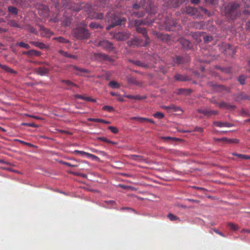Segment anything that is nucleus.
Masks as SVG:
<instances>
[{"mask_svg": "<svg viewBox=\"0 0 250 250\" xmlns=\"http://www.w3.org/2000/svg\"><path fill=\"white\" fill-rule=\"evenodd\" d=\"M165 24L166 27L169 30H174L177 25L176 21L171 18H167L165 21Z\"/></svg>", "mask_w": 250, "mask_h": 250, "instance_id": "obj_7", "label": "nucleus"}, {"mask_svg": "<svg viewBox=\"0 0 250 250\" xmlns=\"http://www.w3.org/2000/svg\"><path fill=\"white\" fill-rule=\"evenodd\" d=\"M87 156L97 161L99 160V158L98 157L92 154L88 153L87 154Z\"/></svg>", "mask_w": 250, "mask_h": 250, "instance_id": "obj_56", "label": "nucleus"}, {"mask_svg": "<svg viewBox=\"0 0 250 250\" xmlns=\"http://www.w3.org/2000/svg\"><path fill=\"white\" fill-rule=\"evenodd\" d=\"M75 153H79L81 155H85L86 156H87V154H88V153H87V152H85L84 151H80V150H76L75 151H74Z\"/></svg>", "mask_w": 250, "mask_h": 250, "instance_id": "obj_63", "label": "nucleus"}, {"mask_svg": "<svg viewBox=\"0 0 250 250\" xmlns=\"http://www.w3.org/2000/svg\"><path fill=\"white\" fill-rule=\"evenodd\" d=\"M199 13L202 12L204 13L205 15H207L209 17L211 15V14L210 12H209L207 9L204 8L202 6H200L199 8H198Z\"/></svg>", "mask_w": 250, "mask_h": 250, "instance_id": "obj_31", "label": "nucleus"}, {"mask_svg": "<svg viewBox=\"0 0 250 250\" xmlns=\"http://www.w3.org/2000/svg\"><path fill=\"white\" fill-rule=\"evenodd\" d=\"M213 125L221 127H231L233 125L228 123V122H214Z\"/></svg>", "mask_w": 250, "mask_h": 250, "instance_id": "obj_14", "label": "nucleus"}, {"mask_svg": "<svg viewBox=\"0 0 250 250\" xmlns=\"http://www.w3.org/2000/svg\"><path fill=\"white\" fill-rule=\"evenodd\" d=\"M59 52L60 53V54L61 55H62V56H64L65 57H68L69 54L67 52H65V51H62V50H60Z\"/></svg>", "mask_w": 250, "mask_h": 250, "instance_id": "obj_62", "label": "nucleus"}, {"mask_svg": "<svg viewBox=\"0 0 250 250\" xmlns=\"http://www.w3.org/2000/svg\"><path fill=\"white\" fill-rule=\"evenodd\" d=\"M131 62H132L134 65L144 68H148V65L147 64H145L144 63L141 62L139 61H131Z\"/></svg>", "mask_w": 250, "mask_h": 250, "instance_id": "obj_22", "label": "nucleus"}, {"mask_svg": "<svg viewBox=\"0 0 250 250\" xmlns=\"http://www.w3.org/2000/svg\"><path fill=\"white\" fill-rule=\"evenodd\" d=\"M170 106H172V108L171 109H173L174 111H180L182 112V110L179 107L175 106L174 105H171Z\"/></svg>", "mask_w": 250, "mask_h": 250, "instance_id": "obj_58", "label": "nucleus"}, {"mask_svg": "<svg viewBox=\"0 0 250 250\" xmlns=\"http://www.w3.org/2000/svg\"><path fill=\"white\" fill-rule=\"evenodd\" d=\"M133 14L134 15H135L136 17H143L144 16L145 12L144 11L141 12H134L133 13Z\"/></svg>", "mask_w": 250, "mask_h": 250, "instance_id": "obj_53", "label": "nucleus"}, {"mask_svg": "<svg viewBox=\"0 0 250 250\" xmlns=\"http://www.w3.org/2000/svg\"><path fill=\"white\" fill-rule=\"evenodd\" d=\"M35 72L38 75L44 76L49 73V70L45 67H39L35 69Z\"/></svg>", "mask_w": 250, "mask_h": 250, "instance_id": "obj_11", "label": "nucleus"}, {"mask_svg": "<svg viewBox=\"0 0 250 250\" xmlns=\"http://www.w3.org/2000/svg\"><path fill=\"white\" fill-rule=\"evenodd\" d=\"M96 45L102 47L104 49L108 51H112L114 49L112 43L107 40H103L98 41Z\"/></svg>", "mask_w": 250, "mask_h": 250, "instance_id": "obj_5", "label": "nucleus"}, {"mask_svg": "<svg viewBox=\"0 0 250 250\" xmlns=\"http://www.w3.org/2000/svg\"><path fill=\"white\" fill-rule=\"evenodd\" d=\"M109 85L113 88H118L119 87V84L115 81H111L109 83Z\"/></svg>", "mask_w": 250, "mask_h": 250, "instance_id": "obj_45", "label": "nucleus"}, {"mask_svg": "<svg viewBox=\"0 0 250 250\" xmlns=\"http://www.w3.org/2000/svg\"><path fill=\"white\" fill-rule=\"evenodd\" d=\"M62 4L64 8L69 9L71 6V1L70 0H63Z\"/></svg>", "mask_w": 250, "mask_h": 250, "instance_id": "obj_28", "label": "nucleus"}, {"mask_svg": "<svg viewBox=\"0 0 250 250\" xmlns=\"http://www.w3.org/2000/svg\"><path fill=\"white\" fill-rule=\"evenodd\" d=\"M56 39L60 42L64 43L68 42V41L67 40L64 39V38H63L62 37H59L58 38H56Z\"/></svg>", "mask_w": 250, "mask_h": 250, "instance_id": "obj_42", "label": "nucleus"}, {"mask_svg": "<svg viewBox=\"0 0 250 250\" xmlns=\"http://www.w3.org/2000/svg\"><path fill=\"white\" fill-rule=\"evenodd\" d=\"M141 42V40L137 37H134L132 40L127 42V44L130 46H135L139 45Z\"/></svg>", "mask_w": 250, "mask_h": 250, "instance_id": "obj_13", "label": "nucleus"}, {"mask_svg": "<svg viewBox=\"0 0 250 250\" xmlns=\"http://www.w3.org/2000/svg\"><path fill=\"white\" fill-rule=\"evenodd\" d=\"M0 67L3 70L5 71L6 72L11 73L13 74H17V72L13 70L12 69L10 68V67H8L7 66L5 65H2L1 64H0Z\"/></svg>", "mask_w": 250, "mask_h": 250, "instance_id": "obj_20", "label": "nucleus"}, {"mask_svg": "<svg viewBox=\"0 0 250 250\" xmlns=\"http://www.w3.org/2000/svg\"><path fill=\"white\" fill-rule=\"evenodd\" d=\"M89 27L91 28H97L100 27V25L96 22H92L90 23Z\"/></svg>", "mask_w": 250, "mask_h": 250, "instance_id": "obj_49", "label": "nucleus"}, {"mask_svg": "<svg viewBox=\"0 0 250 250\" xmlns=\"http://www.w3.org/2000/svg\"><path fill=\"white\" fill-rule=\"evenodd\" d=\"M17 44L19 46H20L21 47L25 48L26 49H29L30 48V46H29V44H28L27 43H24L23 42H19V43H18Z\"/></svg>", "mask_w": 250, "mask_h": 250, "instance_id": "obj_41", "label": "nucleus"}, {"mask_svg": "<svg viewBox=\"0 0 250 250\" xmlns=\"http://www.w3.org/2000/svg\"><path fill=\"white\" fill-rule=\"evenodd\" d=\"M108 128L113 133L117 134L118 132V129L113 126H108Z\"/></svg>", "mask_w": 250, "mask_h": 250, "instance_id": "obj_48", "label": "nucleus"}, {"mask_svg": "<svg viewBox=\"0 0 250 250\" xmlns=\"http://www.w3.org/2000/svg\"><path fill=\"white\" fill-rule=\"evenodd\" d=\"M240 5L238 3L230 2L225 7L226 16L229 19L234 20L241 15Z\"/></svg>", "mask_w": 250, "mask_h": 250, "instance_id": "obj_1", "label": "nucleus"}, {"mask_svg": "<svg viewBox=\"0 0 250 250\" xmlns=\"http://www.w3.org/2000/svg\"><path fill=\"white\" fill-rule=\"evenodd\" d=\"M107 19L109 23L108 25L106 27L107 30H109L115 26L124 24L125 22V18L118 16L115 15L114 13L108 14Z\"/></svg>", "mask_w": 250, "mask_h": 250, "instance_id": "obj_4", "label": "nucleus"}, {"mask_svg": "<svg viewBox=\"0 0 250 250\" xmlns=\"http://www.w3.org/2000/svg\"><path fill=\"white\" fill-rule=\"evenodd\" d=\"M86 25L81 23L73 30V36L78 40H86L90 37V33L84 27Z\"/></svg>", "mask_w": 250, "mask_h": 250, "instance_id": "obj_3", "label": "nucleus"}, {"mask_svg": "<svg viewBox=\"0 0 250 250\" xmlns=\"http://www.w3.org/2000/svg\"><path fill=\"white\" fill-rule=\"evenodd\" d=\"M131 158L133 160L136 161H141L143 160L142 157L140 155H131Z\"/></svg>", "mask_w": 250, "mask_h": 250, "instance_id": "obj_44", "label": "nucleus"}, {"mask_svg": "<svg viewBox=\"0 0 250 250\" xmlns=\"http://www.w3.org/2000/svg\"><path fill=\"white\" fill-rule=\"evenodd\" d=\"M71 67L74 70L76 71L75 74L77 75H80V73H89V70L87 69L79 68L77 66L74 65H72Z\"/></svg>", "mask_w": 250, "mask_h": 250, "instance_id": "obj_15", "label": "nucleus"}, {"mask_svg": "<svg viewBox=\"0 0 250 250\" xmlns=\"http://www.w3.org/2000/svg\"><path fill=\"white\" fill-rule=\"evenodd\" d=\"M88 120L89 121L95 122H99L102 123L106 124H110V122L107 121H105L103 119H96V118H89Z\"/></svg>", "mask_w": 250, "mask_h": 250, "instance_id": "obj_25", "label": "nucleus"}, {"mask_svg": "<svg viewBox=\"0 0 250 250\" xmlns=\"http://www.w3.org/2000/svg\"><path fill=\"white\" fill-rule=\"evenodd\" d=\"M30 43L40 49H44L46 48V45L42 42H31Z\"/></svg>", "mask_w": 250, "mask_h": 250, "instance_id": "obj_24", "label": "nucleus"}, {"mask_svg": "<svg viewBox=\"0 0 250 250\" xmlns=\"http://www.w3.org/2000/svg\"><path fill=\"white\" fill-rule=\"evenodd\" d=\"M100 5L102 7H105L108 3L109 0H99Z\"/></svg>", "mask_w": 250, "mask_h": 250, "instance_id": "obj_46", "label": "nucleus"}, {"mask_svg": "<svg viewBox=\"0 0 250 250\" xmlns=\"http://www.w3.org/2000/svg\"><path fill=\"white\" fill-rule=\"evenodd\" d=\"M97 57L100 58L101 59L104 60H107L109 61H111L112 59L107 55L105 54H96Z\"/></svg>", "mask_w": 250, "mask_h": 250, "instance_id": "obj_26", "label": "nucleus"}, {"mask_svg": "<svg viewBox=\"0 0 250 250\" xmlns=\"http://www.w3.org/2000/svg\"><path fill=\"white\" fill-rule=\"evenodd\" d=\"M175 79L177 81H183V82L187 81L189 80V79L188 78V77L187 76L182 75L180 74L175 75Z\"/></svg>", "mask_w": 250, "mask_h": 250, "instance_id": "obj_18", "label": "nucleus"}, {"mask_svg": "<svg viewBox=\"0 0 250 250\" xmlns=\"http://www.w3.org/2000/svg\"><path fill=\"white\" fill-rule=\"evenodd\" d=\"M246 77L244 75H241L239 76V77L238 79V80L239 82L241 84H245V80H246Z\"/></svg>", "mask_w": 250, "mask_h": 250, "instance_id": "obj_43", "label": "nucleus"}, {"mask_svg": "<svg viewBox=\"0 0 250 250\" xmlns=\"http://www.w3.org/2000/svg\"><path fill=\"white\" fill-rule=\"evenodd\" d=\"M237 156L238 157H240L243 159H250V157L248 155H242V154H238L237 155Z\"/></svg>", "mask_w": 250, "mask_h": 250, "instance_id": "obj_55", "label": "nucleus"}, {"mask_svg": "<svg viewBox=\"0 0 250 250\" xmlns=\"http://www.w3.org/2000/svg\"><path fill=\"white\" fill-rule=\"evenodd\" d=\"M94 18L97 19H102L103 18V14L101 13H96L95 14Z\"/></svg>", "mask_w": 250, "mask_h": 250, "instance_id": "obj_54", "label": "nucleus"}, {"mask_svg": "<svg viewBox=\"0 0 250 250\" xmlns=\"http://www.w3.org/2000/svg\"><path fill=\"white\" fill-rule=\"evenodd\" d=\"M21 125H26V126H31V127H38V126L35 124H34V123H23L21 124Z\"/></svg>", "mask_w": 250, "mask_h": 250, "instance_id": "obj_52", "label": "nucleus"}, {"mask_svg": "<svg viewBox=\"0 0 250 250\" xmlns=\"http://www.w3.org/2000/svg\"><path fill=\"white\" fill-rule=\"evenodd\" d=\"M153 116L154 117L159 119H162L164 117V114L159 112L155 113Z\"/></svg>", "mask_w": 250, "mask_h": 250, "instance_id": "obj_47", "label": "nucleus"}, {"mask_svg": "<svg viewBox=\"0 0 250 250\" xmlns=\"http://www.w3.org/2000/svg\"><path fill=\"white\" fill-rule=\"evenodd\" d=\"M71 22V19L69 17H65L63 21V24L64 26H68Z\"/></svg>", "mask_w": 250, "mask_h": 250, "instance_id": "obj_37", "label": "nucleus"}, {"mask_svg": "<svg viewBox=\"0 0 250 250\" xmlns=\"http://www.w3.org/2000/svg\"><path fill=\"white\" fill-rule=\"evenodd\" d=\"M97 139L98 140L103 141L107 143H110V144H114V145L116 144V143L110 141V140H109L105 137H98L97 138Z\"/></svg>", "mask_w": 250, "mask_h": 250, "instance_id": "obj_36", "label": "nucleus"}, {"mask_svg": "<svg viewBox=\"0 0 250 250\" xmlns=\"http://www.w3.org/2000/svg\"><path fill=\"white\" fill-rule=\"evenodd\" d=\"M198 112L199 113L203 114L207 116H210L211 115V112L210 110L199 109L198 110Z\"/></svg>", "mask_w": 250, "mask_h": 250, "instance_id": "obj_30", "label": "nucleus"}, {"mask_svg": "<svg viewBox=\"0 0 250 250\" xmlns=\"http://www.w3.org/2000/svg\"><path fill=\"white\" fill-rule=\"evenodd\" d=\"M228 226L232 230H236L238 229V226L232 223H229L228 224Z\"/></svg>", "mask_w": 250, "mask_h": 250, "instance_id": "obj_39", "label": "nucleus"}, {"mask_svg": "<svg viewBox=\"0 0 250 250\" xmlns=\"http://www.w3.org/2000/svg\"><path fill=\"white\" fill-rule=\"evenodd\" d=\"M127 82L128 83L134 84L136 85H141L142 83L137 81L133 77H129L127 78Z\"/></svg>", "mask_w": 250, "mask_h": 250, "instance_id": "obj_23", "label": "nucleus"}, {"mask_svg": "<svg viewBox=\"0 0 250 250\" xmlns=\"http://www.w3.org/2000/svg\"><path fill=\"white\" fill-rule=\"evenodd\" d=\"M136 31L137 32L142 34L146 39V41H147L148 39V36L147 35L146 28L137 26L136 27Z\"/></svg>", "mask_w": 250, "mask_h": 250, "instance_id": "obj_16", "label": "nucleus"}, {"mask_svg": "<svg viewBox=\"0 0 250 250\" xmlns=\"http://www.w3.org/2000/svg\"><path fill=\"white\" fill-rule=\"evenodd\" d=\"M141 7L151 14H154L156 11L150 0H136L133 4V8L134 9H138Z\"/></svg>", "mask_w": 250, "mask_h": 250, "instance_id": "obj_2", "label": "nucleus"}, {"mask_svg": "<svg viewBox=\"0 0 250 250\" xmlns=\"http://www.w3.org/2000/svg\"><path fill=\"white\" fill-rule=\"evenodd\" d=\"M62 83H66L67 85L70 86H75V87H78V85L76 84L75 83H72L69 80H62L61 81Z\"/></svg>", "mask_w": 250, "mask_h": 250, "instance_id": "obj_35", "label": "nucleus"}, {"mask_svg": "<svg viewBox=\"0 0 250 250\" xmlns=\"http://www.w3.org/2000/svg\"><path fill=\"white\" fill-rule=\"evenodd\" d=\"M129 37L127 33L124 32H119L114 35V38L118 41H124L126 40Z\"/></svg>", "mask_w": 250, "mask_h": 250, "instance_id": "obj_10", "label": "nucleus"}, {"mask_svg": "<svg viewBox=\"0 0 250 250\" xmlns=\"http://www.w3.org/2000/svg\"><path fill=\"white\" fill-rule=\"evenodd\" d=\"M219 107L220 108H226L227 109L229 108H235V106L234 105H231L225 102H222L220 103L219 104Z\"/></svg>", "mask_w": 250, "mask_h": 250, "instance_id": "obj_21", "label": "nucleus"}, {"mask_svg": "<svg viewBox=\"0 0 250 250\" xmlns=\"http://www.w3.org/2000/svg\"><path fill=\"white\" fill-rule=\"evenodd\" d=\"M103 109L104 110H107L109 112L113 111L114 110V108L113 107L108 105L104 106Z\"/></svg>", "mask_w": 250, "mask_h": 250, "instance_id": "obj_50", "label": "nucleus"}, {"mask_svg": "<svg viewBox=\"0 0 250 250\" xmlns=\"http://www.w3.org/2000/svg\"><path fill=\"white\" fill-rule=\"evenodd\" d=\"M125 97L128 99H136V100H141L146 98L145 96H140L139 95L134 96V95H126Z\"/></svg>", "mask_w": 250, "mask_h": 250, "instance_id": "obj_29", "label": "nucleus"}, {"mask_svg": "<svg viewBox=\"0 0 250 250\" xmlns=\"http://www.w3.org/2000/svg\"><path fill=\"white\" fill-rule=\"evenodd\" d=\"M235 98L236 101H240L242 100L247 99L248 97L245 93H241L237 95Z\"/></svg>", "mask_w": 250, "mask_h": 250, "instance_id": "obj_27", "label": "nucleus"}, {"mask_svg": "<svg viewBox=\"0 0 250 250\" xmlns=\"http://www.w3.org/2000/svg\"><path fill=\"white\" fill-rule=\"evenodd\" d=\"M27 30L31 33H36V29L32 26L29 25L27 27Z\"/></svg>", "mask_w": 250, "mask_h": 250, "instance_id": "obj_59", "label": "nucleus"}, {"mask_svg": "<svg viewBox=\"0 0 250 250\" xmlns=\"http://www.w3.org/2000/svg\"><path fill=\"white\" fill-rule=\"evenodd\" d=\"M132 119L137 120L140 123H143L144 121L146 120V118L142 117H133Z\"/></svg>", "mask_w": 250, "mask_h": 250, "instance_id": "obj_57", "label": "nucleus"}, {"mask_svg": "<svg viewBox=\"0 0 250 250\" xmlns=\"http://www.w3.org/2000/svg\"><path fill=\"white\" fill-rule=\"evenodd\" d=\"M7 10L9 13L12 15L16 16L18 13V9L14 6H9L7 8Z\"/></svg>", "mask_w": 250, "mask_h": 250, "instance_id": "obj_17", "label": "nucleus"}, {"mask_svg": "<svg viewBox=\"0 0 250 250\" xmlns=\"http://www.w3.org/2000/svg\"><path fill=\"white\" fill-rule=\"evenodd\" d=\"M157 37L158 38H160L161 40H164L166 39L167 35L162 34H158Z\"/></svg>", "mask_w": 250, "mask_h": 250, "instance_id": "obj_61", "label": "nucleus"}, {"mask_svg": "<svg viewBox=\"0 0 250 250\" xmlns=\"http://www.w3.org/2000/svg\"><path fill=\"white\" fill-rule=\"evenodd\" d=\"M180 42L182 46L186 49H190L192 47L191 43L188 40L182 38L180 40Z\"/></svg>", "mask_w": 250, "mask_h": 250, "instance_id": "obj_12", "label": "nucleus"}, {"mask_svg": "<svg viewBox=\"0 0 250 250\" xmlns=\"http://www.w3.org/2000/svg\"><path fill=\"white\" fill-rule=\"evenodd\" d=\"M208 84L210 86H212L215 90H218L220 89L221 90L224 89V86L221 85H217L216 84H213L212 82H209Z\"/></svg>", "mask_w": 250, "mask_h": 250, "instance_id": "obj_34", "label": "nucleus"}, {"mask_svg": "<svg viewBox=\"0 0 250 250\" xmlns=\"http://www.w3.org/2000/svg\"><path fill=\"white\" fill-rule=\"evenodd\" d=\"M203 39L205 42H208L212 40V37L211 36H204Z\"/></svg>", "mask_w": 250, "mask_h": 250, "instance_id": "obj_51", "label": "nucleus"}, {"mask_svg": "<svg viewBox=\"0 0 250 250\" xmlns=\"http://www.w3.org/2000/svg\"><path fill=\"white\" fill-rule=\"evenodd\" d=\"M182 11L183 13H185L188 15H189L191 16H197L199 14V11L198 8L188 6L185 8H183L182 9Z\"/></svg>", "mask_w": 250, "mask_h": 250, "instance_id": "obj_6", "label": "nucleus"}, {"mask_svg": "<svg viewBox=\"0 0 250 250\" xmlns=\"http://www.w3.org/2000/svg\"><path fill=\"white\" fill-rule=\"evenodd\" d=\"M167 5L173 7H177L186 0H165Z\"/></svg>", "mask_w": 250, "mask_h": 250, "instance_id": "obj_9", "label": "nucleus"}, {"mask_svg": "<svg viewBox=\"0 0 250 250\" xmlns=\"http://www.w3.org/2000/svg\"><path fill=\"white\" fill-rule=\"evenodd\" d=\"M63 164L70 167H76L78 166V165L77 164H71L67 162H63Z\"/></svg>", "mask_w": 250, "mask_h": 250, "instance_id": "obj_60", "label": "nucleus"}, {"mask_svg": "<svg viewBox=\"0 0 250 250\" xmlns=\"http://www.w3.org/2000/svg\"><path fill=\"white\" fill-rule=\"evenodd\" d=\"M219 140L224 141L228 143H238L239 142V140L236 139H228L227 138H223L222 139H219Z\"/></svg>", "mask_w": 250, "mask_h": 250, "instance_id": "obj_33", "label": "nucleus"}, {"mask_svg": "<svg viewBox=\"0 0 250 250\" xmlns=\"http://www.w3.org/2000/svg\"><path fill=\"white\" fill-rule=\"evenodd\" d=\"M8 24L10 26L14 27H17L19 28H22L23 27L22 25L18 24L14 20H9L8 22Z\"/></svg>", "mask_w": 250, "mask_h": 250, "instance_id": "obj_19", "label": "nucleus"}, {"mask_svg": "<svg viewBox=\"0 0 250 250\" xmlns=\"http://www.w3.org/2000/svg\"><path fill=\"white\" fill-rule=\"evenodd\" d=\"M74 96H75V97L76 98L81 99L87 101H90L91 100V98L90 97H84V96H83L82 95H79V94H76Z\"/></svg>", "mask_w": 250, "mask_h": 250, "instance_id": "obj_40", "label": "nucleus"}, {"mask_svg": "<svg viewBox=\"0 0 250 250\" xmlns=\"http://www.w3.org/2000/svg\"><path fill=\"white\" fill-rule=\"evenodd\" d=\"M30 56H40L41 55V53L38 51L35 50H30Z\"/></svg>", "mask_w": 250, "mask_h": 250, "instance_id": "obj_38", "label": "nucleus"}, {"mask_svg": "<svg viewBox=\"0 0 250 250\" xmlns=\"http://www.w3.org/2000/svg\"><path fill=\"white\" fill-rule=\"evenodd\" d=\"M243 13L244 15L249 16L250 15V10L245 9L243 11Z\"/></svg>", "mask_w": 250, "mask_h": 250, "instance_id": "obj_64", "label": "nucleus"}, {"mask_svg": "<svg viewBox=\"0 0 250 250\" xmlns=\"http://www.w3.org/2000/svg\"><path fill=\"white\" fill-rule=\"evenodd\" d=\"M167 217L171 221H174L177 220L180 221L179 217L171 213L168 214Z\"/></svg>", "mask_w": 250, "mask_h": 250, "instance_id": "obj_32", "label": "nucleus"}, {"mask_svg": "<svg viewBox=\"0 0 250 250\" xmlns=\"http://www.w3.org/2000/svg\"><path fill=\"white\" fill-rule=\"evenodd\" d=\"M35 6L40 15L45 16L47 14L49 9L47 6L41 3H37Z\"/></svg>", "mask_w": 250, "mask_h": 250, "instance_id": "obj_8", "label": "nucleus"}]
</instances>
